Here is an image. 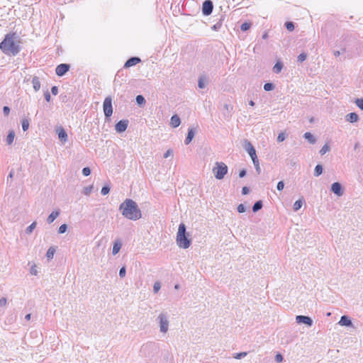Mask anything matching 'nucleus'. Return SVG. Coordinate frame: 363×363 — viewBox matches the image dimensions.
Wrapping results in <instances>:
<instances>
[{"label": "nucleus", "mask_w": 363, "mask_h": 363, "mask_svg": "<svg viewBox=\"0 0 363 363\" xmlns=\"http://www.w3.org/2000/svg\"><path fill=\"white\" fill-rule=\"evenodd\" d=\"M122 215L132 220H137L142 216L141 211L138 204L130 199H126L119 206Z\"/></svg>", "instance_id": "nucleus-1"}, {"label": "nucleus", "mask_w": 363, "mask_h": 363, "mask_svg": "<svg viewBox=\"0 0 363 363\" xmlns=\"http://www.w3.org/2000/svg\"><path fill=\"white\" fill-rule=\"evenodd\" d=\"M18 36L16 33L6 35L4 40L0 43V49L6 55H16L20 51V46L17 43Z\"/></svg>", "instance_id": "nucleus-2"}, {"label": "nucleus", "mask_w": 363, "mask_h": 363, "mask_svg": "<svg viewBox=\"0 0 363 363\" xmlns=\"http://www.w3.org/2000/svg\"><path fill=\"white\" fill-rule=\"evenodd\" d=\"M186 228L184 223H180L177 234V243L180 248L187 249L191 245V240L186 235Z\"/></svg>", "instance_id": "nucleus-3"}, {"label": "nucleus", "mask_w": 363, "mask_h": 363, "mask_svg": "<svg viewBox=\"0 0 363 363\" xmlns=\"http://www.w3.org/2000/svg\"><path fill=\"white\" fill-rule=\"evenodd\" d=\"M158 323L160 332L162 334H166L169 330V315L167 311H162L160 313L156 318Z\"/></svg>", "instance_id": "nucleus-4"}, {"label": "nucleus", "mask_w": 363, "mask_h": 363, "mask_svg": "<svg viewBox=\"0 0 363 363\" xmlns=\"http://www.w3.org/2000/svg\"><path fill=\"white\" fill-rule=\"evenodd\" d=\"M212 172L217 179H222L228 173V166L222 162H216Z\"/></svg>", "instance_id": "nucleus-5"}, {"label": "nucleus", "mask_w": 363, "mask_h": 363, "mask_svg": "<svg viewBox=\"0 0 363 363\" xmlns=\"http://www.w3.org/2000/svg\"><path fill=\"white\" fill-rule=\"evenodd\" d=\"M104 113L106 118H109L113 113L112 99L111 96L105 98L103 104Z\"/></svg>", "instance_id": "nucleus-6"}, {"label": "nucleus", "mask_w": 363, "mask_h": 363, "mask_svg": "<svg viewBox=\"0 0 363 363\" xmlns=\"http://www.w3.org/2000/svg\"><path fill=\"white\" fill-rule=\"evenodd\" d=\"M213 9V4L211 0H206L202 5V12L204 16H209Z\"/></svg>", "instance_id": "nucleus-7"}, {"label": "nucleus", "mask_w": 363, "mask_h": 363, "mask_svg": "<svg viewBox=\"0 0 363 363\" xmlns=\"http://www.w3.org/2000/svg\"><path fill=\"white\" fill-rule=\"evenodd\" d=\"M128 125V120H121L116 124L115 130L118 133H123L127 129Z\"/></svg>", "instance_id": "nucleus-8"}, {"label": "nucleus", "mask_w": 363, "mask_h": 363, "mask_svg": "<svg viewBox=\"0 0 363 363\" xmlns=\"http://www.w3.org/2000/svg\"><path fill=\"white\" fill-rule=\"evenodd\" d=\"M69 69V65L68 64H60L55 69L56 74L61 77L65 74Z\"/></svg>", "instance_id": "nucleus-9"}, {"label": "nucleus", "mask_w": 363, "mask_h": 363, "mask_svg": "<svg viewBox=\"0 0 363 363\" xmlns=\"http://www.w3.org/2000/svg\"><path fill=\"white\" fill-rule=\"evenodd\" d=\"M296 320L298 323H304L308 326H311L313 325V320L308 316L301 315H297L296 317Z\"/></svg>", "instance_id": "nucleus-10"}, {"label": "nucleus", "mask_w": 363, "mask_h": 363, "mask_svg": "<svg viewBox=\"0 0 363 363\" xmlns=\"http://www.w3.org/2000/svg\"><path fill=\"white\" fill-rule=\"evenodd\" d=\"M331 191L337 196L343 194L342 186L339 182H335L331 185Z\"/></svg>", "instance_id": "nucleus-11"}, {"label": "nucleus", "mask_w": 363, "mask_h": 363, "mask_svg": "<svg viewBox=\"0 0 363 363\" xmlns=\"http://www.w3.org/2000/svg\"><path fill=\"white\" fill-rule=\"evenodd\" d=\"M245 150L248 152L250 157H253L254 155H257L256 150L250 142L245 140Z\"/></svg>", "instance_id": "nucleus-12"}, {"label": "nucleus", "mask_w": 363, "mask_h": 363, "mask_svg": "<svg viewBox=\"0 0 363 363\" xmlns=\"http://www.w3.org/2000/svg\"><path fill=\"white\" fill-rule=\"evenodd\" d=\"M140 59L138 57H132L129 58L124 65V67L128 68L134 66L140 62Z\"/></svg>", "instance_id": "nucleus-13"}, {"label": "nucleus", "mask_w": 363, "mask_h": 363, "mask_svg": "<svg viewBox=\"0 0 363 363\" xmlns=\"http://www.w3.org/2000/svg\"><path fill=\"white\" fill-rule=\"evenodd\" d=\"M57 133L59 139L62 142L65 143L67 141V138H68L67 134L63 128L60 127L58 129H57Z\"/></svg>", "instance_id": "nucleus-14"}, {"label": "nucleus", "mask_w": 363, "mask_h": 363, "mask_svg": "<svg viewBox=\"0 0 363 363\" xmlns=\"http://www.w3.org/2000/svg\"><path fill=\"white\" fill-rule=\"evenodd\" d=\"M338 324L341 326L350 327L352 326V323L350 318L347 315H342L338 322Z\"/></svg>", "instance_id": "nucleus-15"}, {"label": "nucleus", "mask_w": 363, "mask_h": 363, "mask_svg": "<svg viewBox=\"0 0 363 363\" xmlns=\"http://www.w3.org/2000/svg\"><path fill=\"white\" fill-rule=\"evenodd\" d=\"M195 134H196V130L194 128L189 129L187 136L184 140L185 145H189L191 142Z\"/></svg>", "instance_id": "nucleus-16"}, {"label": "nucleus", "mask_w": 363, "mask_h": 363, "mask_svg": "<svg viewBox=\"0 0 363 363\" xmlns=\"http://www.w3.org/2000/svg\"><path fill=\"white\" fill-rule=\"evenodd\" d=\"M60 213V210L58 209L57 211H52L48 217L47 222L50 224L59 216Z\"/></svg>", "instance_id": "nucleus-17"}, {"label": "nucleus", "mask_w": 363, "mask_h": 363, "mask_svg": "<svg viewBox=\"0 0 363 363\" xmlns=\"http://www.w3.org/2000/svg\"><path fill=\"white\" fill-rule=\"evenodd\" d=\"M345 119L350 123H355L359 120V116L356 113H350L346 115Z\"/></svg>", "instance_id": "nucleus-18"}, {"label": "nucleus", "mask_w": 363, "mask_h": 363, "mask_svg": "<svg viewBox=\"0 0 363 363\" xmlns=\"http://www.w3.org/2000/svg\"><path fill=\"white\" fill-rule=\"evenodd\" d=\"M181 123V120L177 115H173L170 119V124L173 128L178 127Z\"/></svg>", "instance_id": "nucleus-19"}, {"label": "nucleus", "mask_w": 363, "mask_h": 363, "mask_svg": "<svg viewBox=\"0 0 363 363\" xmlns=\"http://www.w3.org/2000/svg\"><path fill=\"white\" fill-rule=\"evenodd\" d=\"M32 84L35 91H38L40 89V82L38 77L35 76L33 77Z\"/></svg>", "instance_id": "nucleus-20"}, {"label": "nucleus", "mask_w": 363, "mask_h": 363, "mask_svg": "<svg viewBox=\"0 0 363 363\" xmlns=\"http://www.w3.org/2000/svg\"><path fill=\"white\" fill-rule=\"evenodd\" d=\"M121 242L119 240L115 241L113 246L112 254L116 255L121 248Z\"/></svg>", "instance_id": "nucleus-21"}, {"label": "nucleus", "mask_w": 363, "mask_h": 363, "mask_svg": "<svg viewBox=\"0 0 363 363\" xmlns=\"http://www.w3.org/2000/svg\"><path fill=\"white\" fill-rule=\"evenodd\" d=\"M15 138V132L13 130H10L7 135L6 141L7 145H10L13 143Z\"/></svg>", "instance_id": "nucleus-22"}, {"label": "nucleus", "mask_w": 363, "mask_h": 363, "mask_svg": "<svg viewBox=\"0 0 363 363\" xmlns=\"http://www.w3.org/2000/svg\"><path fill=\"white\" fill-rule=\"evenodd\" d=\"M303 137L306 139L311 144H314L316 141L314 136L309 132H306L304 133Z\"/></svg>", "instance_id": "nucleus-23"}, {"label": "nucleus", "mask_w": 363, "mask_h": 363, "mask_svg": "<svg viewBox=\"0 0 363 363\" xmlns=\"http://www.w3.org/2000/svg\"><path fill=\"white\" fill-rule=\"evenodd\" d=\"M263 206L262 201H256L253 206H252V211L253 212H257L259 211Z\"/></svg>", "instance_id": "nucleus-24"}, {"label": "nucleus", "mask_w": 363, "mask_h": 363, "mask_svg": "<svg viewBox=\"0 0 363 363\" xmlns=\"http://www.w3.org/2000/svg\"><path fill=\"white\" fill-rule=\"evenodd\" d=\"M283 68V64L281 62H277L274 67H273V72L274 73H279Z\"/></svg>", "instance_id": "nucleus-25"}, {"label": "nucleus", "mask_w": 363, "mask_h": 363, "mask_svg": "<svg viewBox=\"0 0 363 363\" xmlns=\"http://www.w3.org/2000/svg\"><path fill=\"white\" fill-rule=\"evenodd\" d=\"M55 252V249L53 247H50L46 253V257L48 259H52Z\"/></svg>", "instance_id": "nucleus-26"}, {"label": "nucleus", "mask_w": 363, "mask_h": 363, "mask_svg": "<svg viewBox=\"0 0 363 363\" xmlns=\"http://www.w3.org/2000/svg\"><path fill=\"white\" fill-rule=\"evenodd\" d=\"M323 173V167L321 164H317L314 169V176L318 177Z\"/></svg>", "instance_id": "nucleus-27"}, {"label": "nucleus", "mask_w": 363, "mask_h": 363, "mask_svg": "<svg viewBox=\"0 0 363 363\" xmlns=\"http://www.w3.org/2000/svg\"><path fill=\"white\" fill-rule=\"evenodd\" d=\"M303 202V201L301 199H299V200L295 201V203H294V206H293V208H294V211H297L302 207Z\"/></svg>", "instance_id": "nucleus-28"}, {"label": "nucleus", "mask_w": 363, "mask_h": 363, "mask_svg": "<svg viewBox=\"0 0 363 363\" xmlns=\"http://www.w3.org/2000/svg\"><path fill=\"white\" fill-rule=\"evenodd\" d=\"M330 150V147L329 145L328 144H325L322 148L320 149V153L321 155H325V153H327L328 152H329Z\"/></svg>", "instance_id": "nucleus-29"}, {"label": "nucleus", "mask_w": 363, "mask_h": 363, "mask_svg": "<svg viewBox=\"0 0 363 363\" xmlns=\"http://www.w3.org/2000/svg\"><path fill=\"white\" fill-rule=\"evenodd\" d=\"M135 100H136L137 104L140 106H142V105L145 104V99L142 95H138L136 96Z\"/></svg>", "instance_id": "nucleus-30"}, {"label": "nucleus", "mask_w": 363, "mask_h": 363, "mask_svg": "<svg viewBox=\"0 0 363 363\" xmlns=\"http://www.w3.org/2000/svg\"><path fill=\"white\" fill-rule=\"evenodd\" d=\"M36 225H37V223L36 222H33L32 223L26 230V233L27 234H30L33 230L36 227Z\"/></svg>", "instance_id": "nucleus-31"}, {"label": "nucleus", "mask_w": 363, "mask_h": 363, "mask_svg": "<svg viewBox=\"0 0 363 363\" xmlns=\"http://www.w3.org/2000/svg\"><path fill=\"white\" fill-rule=\"evenodd\" d=\"M92 189H93L92 185L85 186L83 189V194L86 196H89L91 193Z\"/></svg>", "instance_id": "nucleus-32"}, {"label": "nucleus", "mask_w": 363, "mask_h": 363, "mask_svg": "<svg viewBox=\"0 0 363 363\" xmlns=\"http://www.w3.org/2000/svg\"><path fill=\"white\" fill-rule=\"evenodd\" d=\"M247 353L246 352L235 353L233 354V357L237 359H240L245 357H246Z\"/></svg>", "instance_id": "nucleus-33"}, {"label": "nucleus", "mask_w": 363, "mask_h": 363, "mask_svg": "<svg viewBox=\"0 0 363 363\" xmlns=\"http://www.w3.org/2000/svg\"><path fill=\"white\" fill-rule=\"evenodd\" d=\"M250 27H251L250 23L245 22L241 25L240 29L242 31H247V30H249L250 28Z\"/></svg>", "instance_id": "nucleus-34"}, {"label": "nucleus", "mask_w": 363, "mask_h": 363, "mask_svg": "<svg viewBox=\"0 0 363 363\" xmlns=\"http://www.w3.org/2000/svg\"><path fill=\"white\" fill-rule=\"evenodd\" d=\"M274 89V85L272 84V83H266L264 85V89L266 91H272Z\"/></svg>", "instance_id": "nucleus-35"}, {"label": "nucleus", "mask_w": 363, "mask_h": 363, "mask_svg": "<svg viewBox=\"0 0 363 363\" xmlns=\"http://www.w3.org/2000/svg\"><path fill=\"white\" fill-rule=\"evenodd\" d=\"M22 123V128L23 131H26L29 128V121L28 119H23L21 122Z\"/></svg>", "instance_id": "nucleus-36"}, {"label": "nucleus", "mask_w": 363, "mask_h": 363, "mask_svg": "<svg viewBox=\"0 0 363 363\" xmlns=\"http://www.w3.org/2000/svg\"><path fill=\"white\" fill-rule=\"evenodd\" d=\"M221 26H222V21L220 20L218 22H217L216 24H214L212 26V29L215 31H217L220 29Z\"/></svg>", "instance_id": "nucleus-37"}, {"label": "nucleus", "mask_w": 363, "mask_h": 363, "mask_svg": "<svg viewBox=\"0 0 363 363\" xmlns=\"http://www.w3.org/2000/svg\"><path fill=\"white\" fill-rule=\"evenodd\" d=\"M354 103L360 109L363 111V99H357Z\"/></svg>", "instance_id": "nucleus-38"}, {"label": "nucleus", "mask_w": 363, "mask_h": 363, "mask_svg": "<svg viewBox=\"0 0 363 363\" xmlns=\"http://www.w3.org/2000/svg\"><path fill=\"white\" fill-rule=\"evenodd\" d=\"M285 26L286 29L289 31H292L294 29V24L291 21L286 22Z\"/></svg>", "instance_id": "nucleus-39"}, {"label": "nucleus", "mask_w": 363, "mask_h": 363, "mask_svg": "<svg viewBox=\"0 0 363 363\" xmlns=\"http://www.w3.org/2000/svg\"><path fill=\"white\" fill-rule=\"evenodd\" d=\"M306 57H307L306 54H305V53H303H303H301V54L298 56V57H297V61H298V62H303V61H305V60H306Z\"/></svg>", "instance_id": "nucleus-40"}, {"label": "nucleus", "mask_w": 363, "mask_h": 363, "mask_svg": "<svg viewBox=\"0 0 363 363\" xmlns=\"http://www.w3.org/2000/svg\"><path fill=\"white\" fill-rule=\"evenodd\" d=\"M67 229V225L66 224H62L59 227L58 233L60 234H62L66 232Z\"/></svg>", "instance_id": "nucleus-41"}, {"label": "nucleus", "mask_w": 363, "mask_h": 363, "mask_svg": "<svg viewBox=\"0 0 363 363\" xmlns=\"http://www.w3.org/2000/svg\"><path fill=\"white\" fill-rule=\"evenodd\" d=\"M161 288V284H160V281H156L155 284H154V286H153V291L155 293H157L160 289Z\"/></svg>", "instance_id": "nucleus-42"}, {"label": "nucleus", "mask_w": 363, "mask_h": 363, "mask_svg": "<svg viewBox=\"0 0 363 363\" xmlns=\"http://www.w3.org/2000/svg\"><path fill=\"white\" fill-rule=\"evenodd\" d=\"M110 191V187L108 186H104L102 187L101 190V193L102 195H106Z\"/></svg>", "instance_id": "nucleus-43"}, {"label": "nucleus", "mask_w": 363, "mask_h": 363, "mask_svg": "<svg viewBox=\"0 0 363 363\" xmlns=\"http://www.w3.org/2000/svg\"><path fill=\"white\" fill-rule=\"evenodd\" d=\"M286 139V134L284 133H280L277 137V141L279 143L283 142Z\"/></svg>", "instance_id": "nucleus-44"}, {"label": "nucleus", "mask_w": 363, "mask_h": 363, "mask_svg": "<svg viewBox=\"0 0 363 363\" xmlns=\"http://www.w3.org/2000/svg\"><path fill=\"white\" fill-rule=\"evenodd\" d=\"M126 274V269L125 267H123L119 270V277L121 278H123L125 277Z\"/></svg>", "instance_id": "nucleus-45"}, {"label": "nucleus", "mask_w": 363, "mask_h": 363, "mask_svg": "<svg viewBox=\"0 0 363 363\" xmlns=\"http://www.w3.org/2000/svg\"><path fill=\"white\" fill-rule=\"evenodd\" d=\"M91 174V169L89 167H84L82 169V174L85 177L89 176Z\"/></svg>", "instance_id": "nucleus-46"}, {"label": "nucleus", "mask_w": 363, "mask_h": 363, "mask_svg": "<svg viewBox=\"0 0 363 363\" xmlns=\"http://www.w3.org/2000/svg\"><path fill=\"white\" fill-rule=\"evenodd\" d=\"M284 188V183L283 181H280L278 182L277 189L278 191H282Z\"/></svg>", "instance_id": "nucleus-47"}, {"label": "nucleus", "mask_w": 363, "mask_h": 363, "mask_svg": "<svg viewBox=\"0 0 363 363\" xmlns=\"http://www.w3.org/2000/svg\"><path fill=\"white\" fill-rule=\"evenodd\" d=\"M198 86L200 89H203L206 86L204 81L202 78H200L198 82Z\"/></svg>", "instance_id": "nucleus-48"}, {"label": "nucleus", "mask_w": 363, "mask_h": 363, "mask_svg": "<svg viewBox=\"0 0 363 363\" xmlns=\"http://www.w3.org/2000/svg\"><path fill=\"white\" fill-rule=\"evenodd\" d=\"M245 211H246V208L243 204L241 203V204L238 205V211L239 213H244V212H245Z\"/></svg>", "instance_id": "nucleus-49"}, {"label": "nucleus", "mask_w": 363, "mask_h": 363, "mask_svg": "<svg viewBox=\"0 0 363 363\" xmlns=\"http://www.w3.org/2000/svg\"><path fill=\"white\" fill-rule=\"evenodd\" d=\"M173 152L172 150H168L166 151V152L164 154V157L167 158L169 156L172 155Z\"/></svg>", "instance_id": "nucleus-50"}, {"label": "nucleus", "mask_w": 363, "mask_h": 363, "mask_svg": "<svg viewBox=\"0 0 363 363\" xmlns=\"http://www.w3.org/2000/svg\"><path fill=\"white\" fill-rule=\"evenodd\" d=\"M7 303V300L6 298L3 297L0 299V306H4Z\"/></svg>", "instance_id": "nucleus-51"}, {"label": "nucleus", "mask_w": 363, "mask_h": 363, "mask_svg": "<svg viewBox=\"0 0 363 363\" xmlns=\"http://www.w3.org/2000/svg\"><path fill=\"white\" fill-rule=\"evenodd\" d=\"M224 108L228 112L230 113L232 110H233V106L229 105V104H225L224 105Z\"/></svg>", "instance_id": "nucleus-52"}, {"label": "nucleus", "mask_w": 363, "mask_h": 363, "mask_svg": "<svg viewBox=\"0 0 363 363\" xmlns=\"http://www.w3.org/2000/svg\"><path fill=\"white\" fill-rule=\"evenodd\" d=\"M275 360L277 362H280L283 360V357L281 354H277L276 356H275Z\"/></svg>", "instance_id": "nucleus-53"}, {"label": "nucleus", "mask_w": 363, "mask_h": 363, "mask_svg": "<svg viewBox=\"0 0 363 363\" xmlns=\"http://www.w3.org/2000/svg\"><path fill=\"white\" fill-rule=\"evenodd\" d=\"M51 92L53 95H57L58 94V89L57 86H54L51 89Z\"/></svg>", "instance_id": "nucleus-54"}, {"label": "nucleus", "mask_w": 363, "mask_h": 363, "mask_svg": "<svg viewBox=\"0 0 363 363\" xmlns=\"http://www.w3.org/2000/svg\"><path fill=\"white\" fill-rule=\"evenodd\" d=\"M249 191H250V189L248 187H247V186L242 187V194L246 195L249 193Z\"/></svg>", "instance_id": "nucleus-55"}, {"label": "nucleus", "mask_w": 363, "mask_h": 363, "mask_svg": "<svg viewBox=\"0 0 363 363\" xmlns=\"http://www.w3.org/2000/svg\"><path fill=\"white\" fill-rule=\"evenodd\" d=\"M50 94L48 91L45 92V100L49 102L50 101Z\"/></svg>", "instance_id": "nucleus-56"}, {"label": "nucleus", "mask_w": 363, "mask_h": 363, "mask_svg": "<svg viewBox=\"0 0 363 363\" xmlns=\"http://www.w3.org/2000/svg\"><path fill=\"white\" fill-rule=\"evenodd\" d=\"M254 166H255V169H256L257 173L258 174H260V172H261V168H260V167H259V163L255 164Z\"/></svg>", "instance_id": "nucleus-57"}, {"label": "nucleus", "mask_w": 363, "mask_h": 363, "mask_svg": "<svg viewBox=\"0 0 363 363\" xmlns=\"http://www.w3.org/2000/svg\"><path fill=\"white\" fill-rule=\"evenodd\" d=\"M3 111L5 115H9L10 113V108L8 106H4Z\"/></svg>", "instance_id": "nucleus-58"}, {"label": "nucleus", "mask_w": 363, "mask_h": 363, "mask_svg": "<svg viewBox=\"0 0 363 363\" xmlns=\"http://www.w3.org/2000/svg\"><path fill=\"white\" fill-rule=\"evenodd\" d=\"M252 159V161L253 162V164L255 165V164H257L259 163V160H258V158H257V155H254L253 157H251Z\"/></svg>", "instance_id": "nucleus-59"}, {"label": "nucleus", "mask_w": 363, "mask_h": 363, "mask_svg": "<svg viewBox=\"0 0 363 363\" xmlns=\"http://www.w3.org/2000/svg\"><path fill=\"white\" fill-rule=\"evenodd\" d=\"M246 175V170L245 169H242L240 173H239V177L240 178L242 177H244Z\"/></svg>", "instance_id": "nucleus-60"}, {"label": "nucleus", "mask_w": 363, "mask_h": 363, "mask_svg": "<svg viewBox=\"0 0 363 363\" xmlns=\"http://www.w3.org/2000/svg\"><path fill=\"white\" fill-rule=\"evenodd\" d=\"M30 273L32 274L36 275L37 274V270L35 267H31L30 269Z\"/></svg>", "instance_id": "nucleus-61"}, {"label": "nucleus", "mask_w": 363, "mask_h": 363, "mask_svg": "<svg viewBox=\"0 0 363 363\" xmlns=\"http://www.w3.org/2000/svg\"><path fill=\"white\" fill-rule=\"evenodd\" d=\"M340 55V51L337 50V51H335V52H334V55H335V57H337V56H339Z\"/></svg>", "instance_id": "nucleus-62"}, {"label": "nucleus", "mask_w": 363, "mask_h": 363, "mask_svg": "<svg viewBox=\"0 0 363 363\" xmlns=\"http://www.w3.org/2000/svg\"><path fill=\"white\" fill-rule=\"evenodd\" d=\"M30 316L31 315L29 313V314H27L26 316H25V318L26 320H29L30 319Z\"/></svg>", "instance_id": "nucleus-63"}, {"label": "nucleus", "mask_w": 363, "mask_h": 363, "mask_svg": "<svg viewBox=\"0 0 363 363\" xmlns=\"http://www.w3.org/2000/svg\"><path fill=\"white\" fill-rule=\"evenodd\" d=\"M14 172L12 170L9 174V177L12 178L13 177Z\"/></svg>", "instance_id": "nucleus-64"}]
</instances>
